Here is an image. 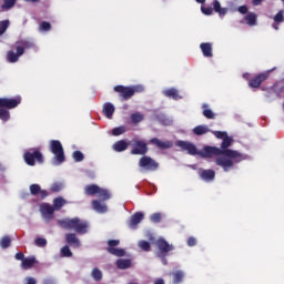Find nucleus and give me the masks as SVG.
<instances>
[{"label": "nucleus", "instance_id": "nucleus-1", "mask_svg": "<svg viewBox=\"0 0 284 284\" xmlns=\"http://www.w3.org/2000/svg\"><path fill=\"white\" fill-rule=\"evenodd\" d=\"M233 139L226 135L221 144V149L216 146H204L203 156L211 159V156H219L215 160L216 165L223 168L224 172H230L234 168V163H241L245 158L239 151L227 149L232 146Z\"/></svg>", "mask_w": 284, "mask_h": 284}, {"label": "nucleus", "instance_id": "nucleus-2", "mask_svg": "<svg viewBox=\"0 0 284 284\" xmlns=\"http://www.w3.org/2000/svg\"><path fill=\"white\" fill-rule=\"evenodd\" d=\"M58 225L64 230H74L77 234H88L89 224L79 217L58 220Z\"/></svg>", "mask_w": 284, "mask_h": 284}, {"label": "nucleus", "instance_id": "nucleus-3", "mask_svg": "<svg viewBox=\"0 0 284 284\" xmlns=\"http://www.w3.org/2000/svg\"><path fill=\"white\" fill-rule=\"evenodd\" d=\"M144 91H145V87H143L142 84H136L131 87H124V85L114 87V92H118V94H120L123 101H130V99H132L134 94H139Z\"/></svg>", "mask_w": 284, "mask_h": 284}, {"label": "nucleus", "instance_id": "nucleus-4", "mask_svg": "<svg viewBox=\"0 0 284 284\" xmlns=\"http://www.w3.org/2000/svg\"><path fill=\"white\" fill-rule=\"evenodd\" d=\"M50 150L54 154V165H61L65 161V154L63 153V145L59 140H52L50 142Z\"/></svg>", "mask_w": 284, "mask_h": 284}, {"label": "nucleus", "instance_id": "nucleus-5", "mask_svg": "<svg viewBox=\"0 0 284 284\" xmlns=\"http://www.w3.org/2000/svg\"><path fill=\"white\" fill-rule=\"evenodd\" d=\"M84 194L87 196H98V199H108V191L104 189H101L97 184H88L84 186Z\"/></svg>", "mask_w": 284, "mask_h": 284}, {"label": "nucleus", "instance_id": "nucleus-6", "mask_svg": "<svg viewBox=\"0 0 284 284\" xmlns=\"http://www.w3.org/2000/svg\"><path fill=\"white\" fill-rule=\"evenodd\" d=\"M155 245L158 247V256L159 258H165V256H168V254H170V252H172V250H174V246L172 244H170L168 241H165V239L160 237L156 240Z\"/></svg>", "mask_w": 284, "mask_h": 284}, {"label": "nucleus", "instance_id": "nucleus-7", "mask_svg": "<svg viewBox=\"0 0 284 284\" xmlns=\"http://www.w3.org/2000/svg\"><path fill=\"white\" fill-rule=\"evenodd\" d=\"M273 71L274 69H271L262 73H257L255 77L251 78L248 81V88H261V83H265V81L270 79V74H272Z\"/></svg>", "mask_w": 284, "mask_h": 284}, {"label": "nucleus", "instance_id": "nucleus-8", "mask_svg": "<svg viewBox=\"0 0 284 284\" xmlns=\"http://www.w3.org/2000/svg\"><path fill=\"white\" fill-rule=\"evenodd\" d=\"M148 143L144 140L133 139L131 154L145 156L148 154Z\"/></svg>", "mask_w": 284, "mask_h": 284}, {"label": "nucleus", "instance_id": "nucleus-9", "mask_svg": "<svg viewBox=\"0 0 284 284\" xmlns=\"http://www.w3.org/2000/svg\"><path fill=\"white\" fill-rule=\"evenodd\" d=\"M139 168L148 172H156L159 170V162L148 155H143L139 161Z\"/></svg>", "mask_w": 284, "mask_h": 284}, {"label": "nucleus", "instance_id": "nucleus-10", "mask_svg": "<svg viewBox=\"0 0 284 284\" xmlns=\"http://www.w3.org/2000/svg\"><path fill=\"white\" fill-rule=\"evenodd\" d=\"M24 161L28 165H34L36 161H38V163H42L43 154L41 152H39L38 149L30 150L24 153Z\"/></svg>", "mask_w": 284, "mask_h": 284}, {"label": "nucleus", "instance_id": "nucleus-11", "mask_svg": "<svg viewBox=\"0 0 284 284\" xmlns=\"http://www.w3.org/2000/svg\"><path fill=\"white\" fill-rule=\"evenodd\" d=\"M108 252L109 254H112L113 256H125V250L123 248H116L118 245H121L120 240H109L108 241Z\"/></svg>", "mask_w": 284, "mask_h": 284}, {"label": "nucleus", "instance_id": "nucleus-12", "mask_svg": "<svg viewBox=\"0 0 284 284\" xmlns=\"http://www.w3.org/2000/svg\"><path fill=\"white\" fill-rule=\"evenodd\" d=\"M40 212L42 214V219L47 222L50 223L52 219H54V206L43 203L40 205Z\"/></svg>", "mask_w": 284, "mask_h": 284}, {"label": "nucleus", "instance_id": "nucleus-13", "mask_svg": "<svg viewBox=\"0 0 284 284\" xmlns=\"http://www.w3.org/2000/svg\"><path fill=\"white\" fill-rule=\"evenodd\" d=\"M178 148H181L183 152H187L191 156H196L199 154V149H196V145L192 142L187 141H178L176 142Z\"/></svg>", "mask_w": 284, "mask_h": 284}, {"label": "nucleus", "instance_id": "nucleus-14", "mask_svg": "<svg viewBox=\"0 0 284 284\" xmlns=\"http://www.w3.org/2000/svg\"><path fill=\"white\" fill-rule=\"evenodd\" d=\"M21 103V97L14 99L0 98V108H7V110H13Z\"/></svg>", "mask_w": 284, "mask_h": 284}, {"label": "nucleus", "instance_id": "nucleus-15", "mask_svg": "<svg viewBox=\"0 0 284 284\" xmlns=\"http://www.w3.org/2000/svg\"><path fill=\"white\" fill-rule=\"evenodd\" d=\"M105 201H108V199L103 200V197H99V200H93L91 205L93 210L99 214H105V212H108V205L105 204Z\"/></svg>", "mask_w": 284, "mask_h": 284}, {"label": "nucleus", "instance_id": "nucleus-16", "mask_svg": "<svg viewBox=\"0 0 284 284\" xmlns=\"http://www.w3.org/2000/svg\"><path fill=\"white\" fill-rule=\"evenodd\" d=\"M143 219H145V214H143V212L134 213L128 222V227H130V230H136L139 227V223H141Z\"/></svg>", "mask_w": 284, "mask_h": 284}, {"label": "nucleus", "instance_id": "nucleus-17", "mask_svg": "<svg viewBox=\"0 0 284 284\" xmlns=\"http://www.w3.org/2000/svg\"><path fill=\"white\" fill-rule=\"evenodd\" d=\"M17 53L14 51H9L7 53V60L9 63H17L19 61V57H23V47L16 45Z\"/></svg>", "mask_w": 284, "mask_h": 284}, {"label": "nucleus", "instance_id": "nucleus-18", "mask_svg": "<svg viewBox=\"0 0 284 284\" xmlns=\"http://www.w3.org/2000/svg\"><path fill=\"white\" fill-rule=\"evenodd\" d=\"M151 145H156L160 150H170L172 148V142L170 141H161L159 138H153L150 140Z\"/></svg>", "mask_w": 284, "mask_h": 284}, {"label": "nucleus", "instance_id": "nucleus-19", "mask_svg": "<svg viewBox=\"0 0 284 284\" xmlns=\"http://www.w3.org/2000/svg\"><path fill=\"white\" fill-rule=\"evenodd\" d=\"M65 241L69 245H71V247H81V240H79L74 233H68L65 235Z\"/></svg>", "mask_w": 284, "mask_h": 284}, {"label": "nucleus", "instance_id": "nucleus-20", "mask_svg": "<svg viewBox=\"0 0 284 284\" xmlns=\"http://www.w3.org/2000/svg\"><path fill=\"white\" fill-rule=\"evenodd\" d=\"M202 181H206L210 183V181H214L216 179V172L214 170L209 169V170H203L200 174Z\"/></svg>", "mask_w": 284, "mask_h": 284}, {"label": "nucleus", "instance_id": "nucleus-21", "mask_svg": "<svg viewBox=\"0 0 284 284\" xmlns=\"http://www.w3.org/2000/svg\"><path fill=\"white\" fill-rule=\"evenodd\" d=\"M30 193L32 196H37V194H40L41 199H45L48 196V191L41 190V186L39 184H32L30 186Z\"/></svg>", "mask_w": 284, "mask_h": 284}, {"label": "nucleus", "instance_id": "nucleus-22", "mask_svg": "<svg viewBox=\"0 0 284 284\" xmlns=\"http://www.w3.org/2000/svg\"><path fill=\"white\" fill-rule=\"evenodd\" d=\"M129 146L130 143H128V141L119 140L113 144L112 149L114 150V152H125V150H128Z\"/></svg>", "mask_w": 284, "mask_h": 284}, {"label": "nucleus", "instance_id": "nucleus-23", "mask_svg": "<svg viewBox=\"0 0 284 284\" xmlns=\"http://www.w3.org/2000/svg\"><path fill=\"white\" fill-rule=\"evenodd\" d=\"M164 97H168V99H173L174 101H179V99H182L179 94V90L175 88L166 89L163 91Z\"/></svg>", "mask_w": 284, "mask_h": 284}, {"label": "nucleus", "instance_id": "nucleus-24", "mask_svg": "<svg viewBox=\"0 0 284 284\" xmlns=\"http://www.w3.org/2000/svg\"><path fill=\"white\" fill-rule=\"evenodd\" d=\"M115 265H116L118 270H130V267H132V261L125 260V258H120L115 262Z\"/></svg>", "mask_w": 284, "mask_h": 284}, {"label": "nucleus", "instance_id": "nucleus-25", "mask_svg": "<svg viewBox=\"0 0 284 284\" xmlns=\"http://www.w3.org/2000/svg\"><path fill=\"white\" fill-rule=\"evenodd\" d=\"M200 48H201L202 54H203L204 57H207V58L213 57V53H212V43H210V42H203V43L200 44Z\"/></svg>", "mask_w": 284, "mask_h": 284}, {"label": "nucleus", "instance_id": "nucleus-26", "mask_svg": "<svg viewBox=\"0 0 284 284\" xmlns=\"http://www.w3.org/2000/svg\"><path fill=\"white\" fill-rule=\"evenodd\" d=\"M16 45H21V48H23V54H26V50H32L34 48V41L21 40V41H18Z\"/></svg>", "mask_w": 284, "mask_h": 284}, {"label": "nucleus", "instance_id": "nucleus-27", "mask_svg": "<svg viewBox=\"0 0 284 284\" xmlns=\"http://www.w3.org/2000/svg\"><path fill=\"white\" fill-rule=\"evenodd\" d=\"M34 263H37V257L36 256L26 257L22 261V270H30V267L34 266Z\"/></svg>", "mask_w": 284, "mask_h": 284}, {"label": "nucleus", "instance_id": "nucleus-28", "mask_svg": "<svg viewBox=\"0 0 284 284\" xmlns=\"http://www.w3.org/2000/svg\"><path fill=\"white\" fill-rule=\"evenodd\" d=\"M213 10L214 12H217L220 17H225V14H227V9L221 8V2H219V0L213 1Z\"/></svg>", "mask_w": 284, "mask_h": 284}, {"label": "nucleus", "instance_id": "nucleus-29", "mask_svg": "<svg viewBox=\"0 0 284 284\" xmlns=\"http://www.w3.org/2000/svg\"><path fill=\"white\" fill-rule=\"evenodd\" d=\"M210 132V128L207 125H197L193 129V133L196 136H203V134H207Z\"/></svg>", "mask_w": 284, "mask_h": 284}, {"label": "nucleus", "instance_id": "nucleus-30", "mask_svg": "<svg viewBox=\"0 0 284 284\" xmlns=\"http://www.w3.org/2000/svg\"><path fill=\"white\" fill-rule=\"evenodd\" d=\"M245 21L247 22V26H256V21H257V17L256 13L254 12H248L245 17H244Z\"/></svg>", "mask_w": 284, "mask_h": 284}, {"label": "nucleus", "instance_id": "nucleus-31", "mask_svg": "<svg viewBox=\"0 0 284 284\" xmlns=\"http://www.w3.org/2000/svg\"><path fill=\"white\" fill-rule=\"evenodd\" d=\"M183 278H185V273H183V271L173 272V283L174 284L183 283Z\"/></svg>", "mask_w": 284, "mask_h": 284}, {"label": "nucleus", "instance_id": "nucleus-32", "mask_svg": "<svg viewBox=\"0 0 284 284\" xmlns=\"http://www.w3.org/2000/svg\"><path fill=\"white\" fill-rule=\"evenodd\" d=\"M138 247H140L142 252H150V250H152V244L145 240H141L138 242Z\"/></svg>", "mask_w": 284, "mask_h": 284}, {"label": "nucleus", "instance_id": "nucleus-33", "mask_svg": "<svg viewBox=\"0 0 284 284\" xmlns=\"http://www.w3.org/2000/svg\"><path fill=\"white\" fill-rule=\"evenodd\" d=\"M145 115L141 112H135L131 114V121L136 125V123H141V121H144Z\"/></svg>", "mask_w": 284, "mask_h": 284}, {"label": "nucleus", "instance_id": "nucleus-34", "mask_svg": "<svg viewBox=\"0 0 284 284\" xmlns=\"http://www.w3.org/2000/svg\"><path fill=\"white\" fill-rule=\"evenodd\" d=\"M202 108H203V116H205V119H215L216 118L214 112L212 110L207 109L209 108L207 104H203Z\"/></svg>", "mask_w": 284, "mask_h": 284}, {"label": "nucleus", "instance_id": "nucleus-35", "mask_svg": "<svg viewBox=\"0 0 284 284\" xmlns=\"http://www.w3.org/2000/svg\"><path fill=\"white\" fill-rule=\"evenodd\" d=\"M67 201L63 197H58L53 200V209L60 210L65 205Z\"/></svg>", "mask_w": 284, "mask_h": 284}, {"label": "nucleus", "instance_id": "nucleus-36", "mask_svg": "<svg viewBox=\"0 0 284 284\" xmlns=\"http://www.w3.org/2000/svg\"><path fill=\"white\" fill-rule=\"evenodd\" d=\"M0 119L1 121H10V111L8 108H0Z\"/></svg>", "mask_w": 284, "mask_h": 284}, {"label": "nucleus", "instance_id": "nucleus-37", "mask_svg": "<svg viewBox=\"0 0 284 284\" xmlns=\"http://www.w3.org/2000/svg\"><path fill=\"white\" fill-rule=\"evenodd\" d=\"M17 3V0H4L3 4L1 6L2 10H12Z\"/></svg>", "mask_w": 284, "mask_h": 284}, {"label": "nucleus", "instance_id": "nucleus-38", "mask_svg": "<svg viewBox=\"0 0 284 284\" xmlns=\"http://www.w3.org/2000/svg\"><path fill=\"white\" fill-rule=\"evenodd\" d=\"M12 243V240L10 236H4L0 240V246L2 250H7V247H10V244Z\"/></svg>", "mask_w": 284, "mask_h": 284}, {"label": "nucleus", "instance_id": "nucleus-39", "mask_svg": "<svg viewBox=\"0 0 284 284\" xmlns=\"http://www.w3.org/2000/svg\"><path fill=\"white\" fill-rule=\"evenodd\" d=\"M8 28H10V20H3L0 22V37L3 36L6 30H8Z\"/></svg>", "mask_w": 284, "mask_h": 284}, {"label": "nucleus", "instance_id": "nucleus-40", "mask_svg": "<svg viewBox=\"0 0 284 284\" xmlns=\"http://www.w3.org/2000/svg\"><path fill=\"white\" fill-rule=\"evenodd\" d=\"M91 276L95 281H101V278H103V273L99 268H93L92 272H91Z\"/></svg>", "mask_w": 284, "mask_h": 284}, {"label": "nucleus", "instance_id": "nucleus-41", "mask_svg": "<svg viewBox=\"0 0 284 284\" xmlns=\"http://www.w3.org/2000/svg\"><path fill=\"white\" fill-rule=\"evenodd\" d=\"M51 29H52V24H50V22L43 21L42 23H40V27H39L40 32H49V30Z\"/></svg>", "mask_w": 284, "mask_h": 284}, {"label": "nucleus", "instance_id": "nucleus-42", "mask_svg": "<svg viewBox=\"0 0 284 284\" xmlns=\"http://www.w3.org/2000/svg\"><path fill=\"white\" fill-rule=\"evenodd\" d=\"M72 156L77 163H81V161H83L85 159V156L83 155V153L81 151L73 152Z\"/></svg>", "mask_w": 284, "mask_h": 284}, {"label": "nucleus", "instance_id": "nucleus-43", "mask_svg": "<svg viewBox=\"0 0 284 284\" xmlns=\"http://www.w3.org/2000/svg\"><path fill=\"white\" fill-rule=\"evenodd\" d=\"M121 134H125V126H118L112 130L113 136H121Z\"/></svg>", "mask_w": 284, "mask_h": 284}, {"label": "nucleus", "instance_id": "nucleus-44", "mask_svg": "<svg viewBox=\"0 0 284 284\" xmlns=\"http://www.w3.org/2000/svg\"><path fill=\"white\" fill-rule=\"evenodd\" d=\"M162 215L161 213H153L150 215V222L151 223H161Z\"/></svg>", "mask_w": 284, "mask_h": 284}, {"label": "nucleus", "instance_id": "nucleus-45", "mask_svg": "<svg viewBox=\"0 0 284 284\" xmlns=\"http://www.w3.org/2000/svg\"><path fill=\"white\" fill-rule=\"evenodd\" d=\"M274 21H275L276 23H283V21H284V11H283V10L278 11V12L274 16Z\"/></svg>", "mask_w": 284, "mask_h": 284}, {"label": "nucleus", "instance_id": "nucleus-46", "mask_svg": "<svg viewBox=\"0 0 284 284\" xmlns=\"http://www.w3.org/2000/svg\"><path fill=\"white\" fill-rule=\"evenodd\" d=\"M36 245L38 247H45L48 245V240H45L43 237H38V239H36Z\"/></svg>", "mask_w": 284, "mask_h": 284}, {"label": "nucleus", "instance_id": "nucleus-47", "mask_svg": "<svg viewBox=\"0 0 284 284\" xmlns=\"http://www.w3.org/2000/svg\"><path fill=\"white\" fill-rule=\"evenodd\" d=\"M61 255L70 258L72 256V251L70 250V246L62 247Z\"/></svg>", "mask_w": 284, "mask_h": 284}, {"label": "nucleus", "instance_id": "nucleus-48", "mask_svg": "<svg viewBox=\"0 0 284 284\" xmlns=\"http://www.w3.org/2000/svg\"><path fill=\"white\" fill-rule=\"evenodd\" d=\"M216 139L224 140L227 136V132L225 131H213L212 132Z\"/></svg>", "mask_w": 284, "mask_h": 284}, {"label": "nucleus", "instance_id": "nucleus-49", "mask_svg": "<svg viewBox=\"0 0 284 284\" xmlns=\"http://www.w3.org/2000/svg\"><path fill=\"white\" fill-rule=\"evenodd\" d=\"M61 190H63L62 183H53L51 185V192H61Z\"/></svg>", "mask_w": 284, "mask_h": 284}, {"label": "nucleus", "instance_id": "nucleus-50", "mask_svg": "<svg viewBox=\"0 0 284 284\" xmlns=\"http://www.w3.org/2000/svg\"><path fill=\"white\" fill-rule=\"evenodd\" d=\"M201 10L203 14L210 16L214 12V9L212 7H201Z\"/></svg>", "mask_w": 284, "mask_h": 284}, {"label": "nucleus", "instance_id": "nucleus-51", "mask_svg": "<svg viewBox=\"0 0 284 284\" xmlns=\"http://www.w3.org/2000/svg\"><path fill=\"white\" fill-rule=\"evenodd\" d=\"M112 114H114V104L108 103V119H112Z\"/></svg>", "mask_w": 284, "mask_h": 284}, {"label": "nucleus", "instance_id": "nucleus-52", "mask_svg": "<svg viewBox=\"0 0 284 284\" xmlns=\"http://www.w3.org/2000/svg\"><path fill=\"white\" fill-rule=\"evenodd\" d=\"M186 243L189 247H194V245H196V237L194 236L189 237Z\"/></svg>", "mask_w": 284, "mask_h": 284}, {"label": "nucleus", "instance_id": "nucleus-53", "mask_svg": "<svg viewBox=\"0 0 284 284\" xmlns=\"http://www.w3.org/2000/svg\"><path fill=\"white\" fill-rule=\"evenodd\" d=\"M237 11L240 12V14H247V6L239 7Z\"/></svg>", "mask_w": 284, "mask_h": 284}, {"label": "nucleus", "instance_id": "nucleus-54", "mask_svg": "<svg viewBox=\"0 0 284 284\" xmlns=\"http://www.w3.org/2000/svg\"><path fill=\"white\" fill-rule=\"evenodd\" d=\"M17 261H26V255L22 252L16 254Z\"/></svg>", "mask_w": 284, "mask_h": 284}, {"label": "nucleus", "instance_id": "nucleus-55", "mask_svg": "<svg viewBox=\"0 0 284 284\" xmlns=\"http://www.w3.org/2000/svg\"><path fill=\"white\" fill-rule=\"evenodd\" d=\"M26 284H37V280L34 277H27Z\"/></svg>", "mask_w": 284, "mask_h": 284}, {"label": "nucleus", "instance_id": "nucleus-56", "mask_svg": "<svg viewBox=\"0 0 284 284\" xmlns=\"http://www.w3.org/2000/svg\"><path fill=\"white\" fill-rule=\"evenodd\" d=\"M42 284H54V280L52 278H45L43 280V283Z\"/></svg>", "mask_w": 284, "mask_h": 284}, {"label": "nucleus", "instance_id": "nucleus-57", "mask_svg": "<svg viewBox=\"0 0 284 284\" xmlns=\"http://www.w3.org/2000/svg\"><path fill=\"white\" fill-rule=\"evenodd\" d=\"M102 112H103L104 116H108V103H105V104L103 105Z\"/></svg>", "mask_w": 284, "mask_h": 284}, {"label": "nucleus", "instance_id": "nucleus-58", "mask_svg": "<svg viewBox=\"0 0 284 284\" xmlns=\"http://www.w3.org/2000/svg\"><path fill=\"white\" fill-rule=\"evenodd\" d=\"M153 284H165V281L163 278H158Z\"/></svg>", "mask_w": 284, "mask_h": 284}, {"label": "nucleus", "instance_id": "nucleus-59", "mask_svg": "<svg viewBox=\"0 0 284 284\" xmlns=\"http://www.w3.org/2000/svg\"><path fill=\"white\" fill-rule=\"evenodd\" d=\"M263 3V0H253V6H261Z\"/></svg>", "mask_w": 284, "mask_h": 284}, {"label": "nucleus", "instance_id": "nucleus-60", "mask_svg": "<svg viewBox=\"0 0 284 284\" xmlns=\"http://www.w3.org/2000/svg\"><path fill=\"white\" fill-rule=\"evenodd\" d=\"M27 3H39L40 0H24Z\"/></svg>", "mask_w": 284, "mask_h": 284}, {"label": "nucleus", "instance_id": "nucleus-61", "mask_svg": "<svg viewBox=\"0 0 284 284\" xmlns=\"http://www.w3.org/2000/svg\"><path fill=\"white\" fill-rule=\"evenodd\" d=\"M272 28H273L274 30H278V24L273 23V24H272Z\"/></svg>", "mask_w": 284, "mask_h": 284}, {"label": "nucleus", "instance_id": "nucleus-62", "mask_svg": "<svg viewBox=\"0 0 284 284\" xmlns=\"http://www.w3.org/2000/svg\"><path fill=\"white\" fill-rule=\"evenodd\" d=\"M196 3H205V0H195Z\"/></svg>", "mask_w": 284, "mask_h": 284}, {"label": "nucleus", "instance_id": "nucleus-63", "mask_svg": "<svg viewBox=\"0 0 284 284\" xmlns=\"http://www.w3.org/2000/svg\"><path fill=\"white\" fill-rule=\"evenodd\" d=\"M284 2V0H282Z\"/></svg>", "mask_w": 284, "mask_h": 284}]
</instances>
